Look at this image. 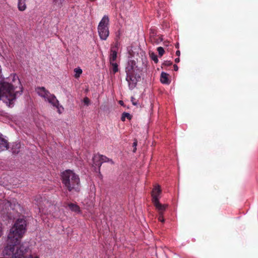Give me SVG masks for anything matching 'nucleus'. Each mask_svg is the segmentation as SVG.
<instances>
[{
	"instance_id": "3",
	"label": "nucleus",
	"mask_w": 258,
	"mask_h": 258,
	"mask_svg": "<svg viewBox=\"0 0 258 258\" xmlns=\"http://www.w3.org/2000/svg\"><path fill=\"white\" fill-rule=\"evenodd\" d=\"M109 20L108 17L107 16H104L98 24V32L101 40H106L109 36Z\"/></svg>"
},
{
	"instance_id": "19",
	"label": "nucleus",
	"mask_w": 258,
	"mask_h": 258,
	"mask_svg": "<svg viewBox=\"0 0 258 258\" xmlns=\"http://www.w3.org/2000/svg\"><path fill=\"white\" fill-rule=\"evenodd\" d=\"M157 50L158 51L159 55L160 56H162L164 53V50L163 48L162 47H159L157 48Z\"/></svg>"
},
{
	"instance_id": "20",
	"label": "nucleus",
	"mask_w": 258,
	"mask_h": 258,
	"mask_svg": "<svg viewBox=\"0 0 258 258\" xmlns=\"http://www.w3.org/2000/svg\"><path fill=\"white\" fill-rule=\"evenodd\" d=\"M151 57L156 63H157L158 61V59L157 58V56L156 54H155L154 53H152L150 54Z\"/></svg>"
},
{
	"instance_id": "24",
	"label": "nucleus",
	"mask_w": 258,
	"mask_h": 258,
	"mask_svg": "<svg viewBox=\"0 0 258 258\" xmlns=\"http://www.w3.org/2000/svg\"><path fill=\"white\" fill-rule=\"evenodd\" d=\"M159 220L160 221L162 222H163L164 221V219L163 216L161 215H160V216L159 217Z\"/></svg>"
},
{
	"instance_id": "15",
	"label": "nucleus",
	"mask_w": 258,
	"mask_h": 258,
	"mask_svg": "<svg viewBox=\"0 0 258 258\" xmlns=\"http://www.w3.org/2000/svg\"><path fill=\"white\" fill-rule=\"evenodd\" d=\"M74 72L75 73V77L76 78H78L80 77V76L81 75V74L82 73V69H81L79 68H76L74 70Z\"/></svg>"
},
{
	"instance_id": "23",
	"label": "nucleus",
	"mask_w": 258,
	"mask_h": 258,
	"mask_svg": "<svg viewBox=\"0 0 258 258\" xmlns=\"http://www.w3.org/2000/svg\"><path fill=\"white\" fill-rule=\"evenodd\" d=\"M137 145V141H135L134 143H133V146L134 147V152H135L136 150V146Z\"/></svg>"
},
{
	"instance_id": "12",
	"label": "nucleus",
	"mask_w": 258,
	"mask_h": 258,
	"mask_svg": "<svg viewBox=\"0 0 258 258\" xmlns=\"http://www.w3.org/2000/svg\"><path fill=\"white\" fill-rule=\"evenodd\" d=\"M26 0H18V9L21 11H24L26 8Z\"/></svg>"
},
{
	"instance_id": "17",
	"label": "nucleus",
	"mask_w": 258,
	"mask_h": 258,
	"mask_svg": "<svg viewBox=\"0 0 258 258\" xmlns=\"http://www.w3.org/2000/svg\"><path fill=\"white\" fill-rule=\"evenodd\" d=\"M112 66V69L113 72L115 73L118 71L117 64L116 62L110 63Z\"/></svg>"
},
{
	"instance_id": "18",
	"label": "nucleus",
	"mask_w": 258,
	"mask_h": 258,
	"mask_svg": "<svg viewBox=\"0 0 258 258\" xmlns=\"http://www.w3.org/2000/svg\"><path fill=\"white\" fill-rule=\"evenodd\" d=\"M20 144H15V145H13V152L15 153H18L19 151L16 150V148H20Z\"/></svg>"
},
{
	"instance_id": "21",
	"label": "nucleus",
	"mask_w": 258,
	"mask_h": 258,
	"mask_svg": "<svg viewBox=\"0 0 258 258\" xmlns=\"http://www.w3.org/2000/svg\"><path fill=\"white\" fill-rule=\"evenodd\" d=\"M64 0H54V4L57 6H59L62 3Z\"/></svg>"
},
{
	"instance_id": "6",
	"label": "nucleus",
	"mask_w": 258,
	"mask_h": 258,
	"mask_svg": "<svg viewBox=\"0 0 258 258\" xmlns=\"http://www.w3.org/2000/svg\"><path fill=\"white\" fill-rule=\"evenodd\" d=\"M161 194V189L160 186L157 184L155 185L152 192V201L153 202L159 201L160 196Z\"/></svg>"
},
{
	"instance_id": "26",
	"label": "nucleus",
	"mask_w": 258,
	"mask_h": 258,
	"mask_svg": "<svg viewBox=\"0 0 258 258\" xmlns=\"http://www.w3.org/2000/svg\"><path fill=\"white\" fill-rule=\"evenodd\" d=\"M178 68L177 66V65H176V64H174V70H175V71H177L178 70Z\"/></svg>"
},
{
	"instance_id": "9",
	"label": "nucleus",
	"mask_w": 258,
	"mask_h": 258,
	"mask_svg": "<svg viewBox=\"0 0 258 258\" xmlns=\"http://www.w3.org/2000/svg\"><path fill=\"white\" fill-rule=\"evenodd\" d=\"M153 203L156 209L160 212V213L164 211L167 207V205H162L160 204L159 201L154 202Z\"/></svg>"
},
{
	"instance_id": "27",
	"label": "nucleus",
	"mask_w": 258,
	"mask_h": 258,
	"mask_svg": "<svg viewBox=\"0 0 258 258\" xmlns=\"http://www.w3.org/2000/svg\"><path fill=\"white\" fill-rule=\"evenodd\" d=\"M176 54L177 55L179 56L180 55V51L179 50L177 51Z\"/></svg>"
},
{
	"instance_id": "2",
	"label": "nucleus",
	"mask_w": 258,
	"mask_h": 258,
	"mask_svg": "<svg viewBox=\"0 0 258 258\" xmlns=\"http://www.w3.org/2000/svg\"><path fill=\"white\" fill-rule=\"evenodd\" d=\"M62 182L67 189L71 191L79 185L80 178L72 170H67L62 173Z\"/></svg>"
},
{
	"instance_id": "16",
	"label": "nucleus",
	"mask_w": 258,
	"mask_h": 258,
	"mask_svg": "<svg viewBox=\"0 0 258 258\" xmlns=\"http://www.w3.org/2000/svg\"><path fill=\"white\" fill-rule=\"evenodd\" d=\"M126 118L130 120L131 119V116L128 113L124 112L122 114L121 120L122 121H124Z\"/></svg>"
},
{
	"instance_id": "4",
	"label": "nucleus",
	"mask_w": 258,
	"mask_h": 258,
	"mask_svg": "<svg viewBox=\"0 0 258 258\" xmlns=\"http://www.w3.org/2000/svg\"><path fill=\"white\" fill-rule=\"evenodd\" d=\"M35 91L37 94L41 98H42L45 101H47L53 106H56L58 104V101L56 99L55 96L51 94L44 87H37L36 88Z\"/></svg>"
},
{
	"instance_id": "31",
	"label": "nucleus",
	"mask_w": 258,
	"mask_h": 258,
	"mask_svg": "<svg viewBox=\"0 0 258 258\" xmlns=\"http://www.w3.org/2000/svg\"><path fill=\"white\" fill-rule=\"evenodd\" d=\"M2 227L0 226V236H1V234H2Z\"/></svg>"
},
{
	"instance_id": "7",
	"label": "nucleus",
	"mask_w": 258,
	"mask_h": 258,
	"mask_svg": "<svg viewBox=\"0 0 258 258\" xmlns=\"http://www.w3.org/2000/svg\"><path fill=\"white\" fill-rule=\"evenodd\" d=\"M105 159V157L100 155H95L93 159L94 164L98 167H100L102 163L106 161Z\"/></svg>"
},
{
	"instance_id": "29",
	"label": "nucleus",
	"mask_w": 258,
	"mask_h": 258,
	"mask_svg": "<svg viewBox=\"0 0 258 258\" xmlns=\"http://www.w3.org/2000/svg\"><path fill=\"white\" fill-rule=\"evenodd\" d=\"M175 61L176 62H178L179 61V58H176L175 59Z\"/></svg>"
},
{
	"instance_id": "22",
	"label": "nucleus",
	"mask_w": 258,
	"mask_h": 258,
	"mask_svg": "<svg viewBox=\"0 0 258 258\" xmlns=\"http://www.w3.org/2000/svg\"><path fill=\"white\" fill-rule=\"evenodd\" d=\"M83 102L87 105H88L90 103V100L88 98L85 97L83 99Z\"/></svg>"
},
{
	"instance_id": "10",
	"label": "nucleus",
	"mask_w": 258,
	"mask_h": 258,
	"mask_svg": "<svg viewBox=\"0 0 258 258\" xmlns=\"http://www.w3.org/2000/svg\"><path fill=\"white\" fill-rule=\"evenodd\" d=\"M68 207H69L70 209L76 213H80L81 210L80 207L76 204H73V203H70L68 204Z\"/></svg>"
},
{
	"instance_id": "25",
	"label": "nucleus",
	"mask_w": 258,
	"mask_h": 258,
	"mask_svg": "<svg viewBox=\"0 0 258 258\" xmlns=\"http://www.w3.org/2000/svg\"><path fill=\"white\" fill-rule=\"evenodd\" d=\"M27 258H39V257L36 255H31L29 256Z\"/></svg>"
},
{
	"instance_id": "28",
	"label": "nucleus",
	"mask_w": 258,
	"mask_h": 258,
	"mask_svg": "<svg viewBox=\"0 0 258 258\" xmlns=\"http://www.w3.org/2000/svg\"><path fill=\"white\" fill-rule=\"evenodd\" d=\"M119 103L120 105H122L123 103V101H119Z\"/></svg>"
},
{
	"instance_id": "1",
	"label": "nucleus",
	"mask_w": 258,
	"mask_h": 258,
	"mask_svg": "<svg viewBox=\"0 0 258 258\" xmlns=\"http://www.w3.org/2000/svg\"><path fill=\"white\" fill-rule=\"evenodd\" d=\"M26 223L22 219L18 220L11 228L8 236V245L3 252L12 258H20L27 249L19 242L25 231Z\"/></svg>"
},
{
	"instance_id": "8",
	"label": "nucleus",
	"mask_w": 258,
	"mask_h": 258,
	"mask_svg": "<svg viewBox=\"0 0 258 258\" xmlns=\"http://www.w3.org/2000/svg\"><path fill=\"white\" fill-rule=\"evenodd\" d=\"M9 148V144L7 140L0 134V152L7 150Z\"/></svg>"
},
{
	"instance_id": "14",
	"label": "nucleus",
	"mask_w": 258,
	"mask_h": 258,
	"mask_svg": "<svg viewBox=\"0 0 258 258\" xmlns=\"http://www.w3.org/2000/svg\"><path fill=\"white\" fill-rule=\"evenodd\" d=\"M117 57V52L115 50H111V53L110 57V62H114Z\"/></svg>"
},
{
	"instance_id": "13",
	"label": "nucleus",
	"mask_w": 258,
	"mask_h": 258,
	"mask_svg": "<svg viewBox=\"0 0 258 258\" xmlns=\"http://www.w3.org/2000/svg\"><path fill=\"white\" fill-rule=\"evenodd\" d=\"M11 208L13 210L15 211L17 213H20L22 211V209L20 205L19 204H14V205H10Z\"/></svg>"
},
{
	"instance_id": "5",
	"label": "nucleus",
	"mask_w": 258,
	"mask_h": 258,
	"mask_svg": "<svg viewBox=\"0 0 258 258\" xmlns=\"http://www.w3.org/2000/svg\"><path fill=\"white\" fill-rule=\"evenodd\" d=\"M140 78L139 76L134 74L127 75L126 79L128 83L129 87L131 89L135 88Z\"/></svg>"
},
{
	"instance_id": "11",
	"label": "nucleus",
	"mask_w": 258,
	"mask_h": 258,
	"mask_svg": "<svg viewBox=\"0 0 258 258\" xmlns=\"http://www.w3.org/2000/svg\"><path fill=\"white\" fill-rule=\"evenodd\" d=\"M160 81L163 84H169V81L168 79V74L162 72L161 74Z\"/></svg>"
},
{
	"instance_id": "30",
	"label": "nucleus",
	"mask_w": 258,
	"mask_h": 258,
	"mask_svg": "<svg viewBox=\"0 0 258 258\" xmlns=\"http://www.w3.org/2000/svg\"><path fill=\"white\" fill-rule=\"evenodd\" d=\"M133 99V98H132V100ZM132 102H133V104L134 105H137V103L135 102H134L133 100H132Z\"/></svg>"
}]
</instances>
